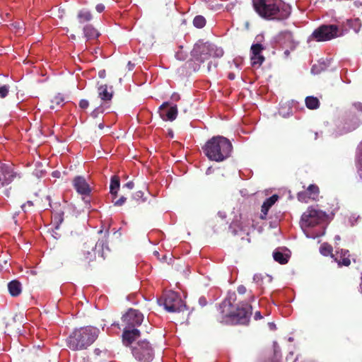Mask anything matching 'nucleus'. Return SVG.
Instances as JSON below:
<instances>
[{"mask_svg": "<svg viewBox=\"0 0 362 362\" xmlns=\"http://www.w3.org/2000/svg\"><path fill=\"white\" fill-rule=\"evenodd\" d=\"M255 11L268 20H284L291 14V8L281 0H252Z\"/></svg>", "mask_w": 362, "mask_h": 362, "instance_id": "1", "label": "nucleus"}, {"mask_svg": "<svg viewBox=\"0 0 362 362\" xmlns=\"http://www.w3.org/2000/svg\"><path fill=\"white\" fill-rule=\"evenodd\" d=\"M202 150L210 160L222 162L230 156L233 145L228 139L214 136L206 142Z\"/></svg>", "mask_w": 362, "mask_h": 362, "instance_id": "2", "label": "nucleus"}, {"mask_svg": "<svg viewBox=\"0 0 362 362\" xmlns=\"http://www.w3.org/2000/svg\"><path fill=\"white\" fill-rule=\"evenodd\" d=\"M98 329L88 326L74 330L67 339V346L73 351L87 349L97 339Z\"/></svg>", "mask_w": 362, "mask_h": 362, "instance_id": "3", "label": "nucleus"}, {"mask_svg": "<svg viewBox=\"0 0 362 362\" xmlns=\"http://www.w3.org/2000/svg\"><path fill=\"white\" fill-rule=\"evenodd\" d=\"M192 55L197 61L203 63L211 58L221 57L223 55V50L215 45L202 44L194 47Z\"/></svg>", "mask_w": 362, "mask_h": 362, "instance_id": "4", "label": "nucleus"}, {"mask_svg": "<svg viewBox=\"0 0 362 362\" xmlns=\"http://www.w3.org/2000/svg\"><path fill=\"white\" fill-rule=\"evenodd\" d=\"M222 313L237 324L247 325L252 315V306L247 303H241L235 310L226 313L223 310Z\"/></svg>", "mask_w": 362, "mask_h": 362, "instance_id": "5", "label": "nucleus"}, {"mask_svg": "<svg viewBox=\"0 0 362 362\" xmlns=\"http://www.w3.org/2000/svg\"><path fill=\"white\" fill-rule=\"evenodd\" d=\"M132 353L139 362H151L154 356L151 344L146 340H140L132 346Z\"/></svg>", "mask_w": 362, "mask_h": 362, "instance_id": "6", "label": "nucleus"}, {"mask_svg": "<svg viewBox=\"0 0 362 362\" xmlns=\"http://www.w3.org/2000/svg\"><path fill=\"white\" fill-rule=\"evenodd\" d=\"M326 214L322 211L317 210L313 208H308L305 211L300 219V225L302 228L314 227L325 219Z\"/></svg>", "mask_w": 362, "mask_h": 362, "instance_id": "7", "label": "nucleus"}, {"mask_svg": "<svg viewBox=\"0 0 362 362\" xmlns=\"http://www.w3.org/2000/svg\"><path fill=\"white\" fill-rule=\"evenodd\" d=\"M339 31L336 25H322L313 31L311 37L317 42L328 41L338 37Z\"/></svg>", "mask_w": 362, "mask_h": 362, "instance_id": "8", "label": "nucleus"}, {"mask_svg": "<svg viewBox=\"0 0 362 362\" xmlns=\"http://www.w3.org/2000/svg\"><path fill=\"white\" fill-rule=\"evenodd\" d=\"M163 305L165 309L170 313L184 310L185 305L179 294L174 291H168L164 295Z\"/></svg>", "mask_w": 362, "mask_h": 362, "instance_id": "9", "label": "nucleus"}, {"mask_svg": "<svg viewBox=\"0 0 362 362\" xmlns=\"http://www.w3.org/2000/svg\"><path fill=\"white\" fill-rule=\"evenodd\" d=\"M125 328L136 329L144 320V315L138 310L130 308L122 317Z\"/></svg>", "mask_w": 362, "mask_h": 362, "instance_id": "10", "label": "nucleus"}, {"mask_svg": "<svg viewBox=\"0 0 362 362\" xmlns=\"http://www.w3.org/2000/svg\"><path fill=\"white\" fill-rule=\"evenodd\" d=\"M97 243L91 241L86 242L79 255V260L82 262L89 264L95 259V247Z\"/></svg>", "mask_w": 362, "mask_h": 362, "instance_id": "11", "label": "nucleus"}, {"mask_svg": "<svg viewBox=\"0 0 362 362\" xmlns=\"http://www.w3.org/2000/svg\"><path fill=\"white\" fill-rule=\"evenodd\" d=\"M170 106L169 102H164L159 107V114L164 121H173L177 116V107L176 105L170 106L168 110L167 107Z\"/></svg>", "mask_w": 362, "mask_h": 362, "instance_id": "12", "label": "nucleus"}, {"mask_svg": "<svg viewBox=\"0 0 362 362\" xmlns=\"http://www.w3.org/2000/svg\"><path fill=\"white\" fill-rule=\"evenodd\" d=\"M72 183L74 189L78 194L86 196H88L90 194L91 188L84 177H75L72 181Z\"/></svg>", "mask_w": 362, "mask_h": 362, "instance_id": "13", "label": "nucleus"}, {"mask_svg": "<svg viewBox=\"0 0 362 362\" xmlns=\"http://www.w3.org/2000/svg\"><path fill=\"white\" fill-rule=\"evenodd\" d=\"M264 49L261 44H253L251 47V64L252 66H260L264 61V57L261 54L262 51Z\"/></svg>", "mask_w": 362, "mask_h": 362, "instance_id": "14", "label": "nucleus"}, {"mask_svg": "<svg viewBox=\"0 0 362 362\" xmlns=\"http://www.w3.org/2000/svg\"><path fill=\"white\" fill-rule=\"evenodd\" d=\"M0 175L3 177L2 185H4L11 183L16 176L11 165L7 164L0 165Z\"/></svg>", "mask_w": 362, "mask_h": 362, "instance_id": "15", "label": "nucleus"}, {"mask_svg": "<svg viewBox=\"0 0 362 362\" xmlns=\"http://www.w3.org/2000/svg\"><path fill=\"white\" fill-rule=\"evenodd\" d=\"M349 257V251L344 249H341L340 251H337L336 255H332V257L338 264L339 267L342 266L349 267L351 264V259Z\"/></svg>", "mask_w": 362, "mask_h": 362, "instance_id": "16", "label": "nucleus"}, {"mask_svg": "<svg viewBox=\"0 0 362 362\" xmlns=\"http://www.w3.org/2000/svg\"><path fill=\"white\" fill-rule=\"evenodd\" d=\"M279 40L281 44L289 47L291 49H294L298 45V42L295 40L293 33L289 30L281 32L279 35Z\"/></svg>", "mask_w": 362, "mask_h": 362, "instance_id": "17", "label": "nucleus"}, {"mask_svg": "<svg viewBox=\"0 0 362 362\" xmlns=\"http://www.w3.org/2000/svg\"><path fill=\"white\" fill-rule=\"evenodd\" d=\"M140 336V331L138 329L124 328L122 333L123 344L128 346L131 345Z\"/></svg>", "mask_w": 362, "mask_h": 362, "instance_id": "18", "label": "nucleus"}, {"mask_svg": "<svg viewBox=\"0 0 362 362\" xmlns=\"http://www.w3.org/2000/svg\"><path fill=\"white\" fill-rule=\"evenodd\" d=\"M83 32L84 37L86 40H93L97 39L100 33L99 31L90 24H86L83 27Z\"/></svg>", "mask_w": 362, "mask_h": 362, "instance_id": "19", "label": "nucleus"}, {"mask_svg": "<svg viewBox=\"0 0 362 362\" xmlns=\"http://www.w3.org/2000/svg\"><path fill=\"white\" fill-rule=\"evenodd\" d=\"M98 97L105 103L109 102L113 97V92L108 91L107 85H100L98 87Z\"/></svg>", "mask_w": 362, "mask_h": 362, "instance_id": "20", "label": "nucleus"}, {"mask_svg": "<svg viewBox=\"0 0 362 362\" xmlns=\"http://www.w3.org/2000/svg\"><path fill=\"white\" fill-rule=\"evenodd\" d=\"M76 19L80 25H83L93 19V15L90 11L83 8L77 13Z\"/></svg>", "mask_w": 362, "mask_h": 362, "instance_id": "21", "label": "nucleus"}, {"mask_svg": "<svg viewBox=\"0 0 362 362\" xmlns=\"http://www.w3.org/2000/svg\"><path fill=\"white\" fill-rule=\"evenodd\" d=\"M8 289L12 296L16 297L21 293L22 286L18 280H13L8 284Z\"/></svg>", "mask_w": 362, "mask_h": 362, "instance_id": "22", "label": "nucleus"}, {"mask_svg": "<svg viewBox=\"0 0 362 362\" xmlns=\"http://www.w3.org/2000/svg\"><path fill=\"white\" fill-rule=\"evenodd\" d=\"M279 197L276 194H274L270 197L267 198L263 203L262 206L261 211L262 213L266 216L269 209L272 207V205L278 200Z\"/></svg>", "mask_w": 362, "mask_h": 362, "instance_id": "23", "label": "nucleus"}, {"mask_svg": "<svg viewBox=\"0 0 362 362\" xmlns=\"http://www.w3.org/2000/svg\"><path fill=\"white\" fill-rule=\"evenodd\" d=\"M120 187L119 177L117 175L112 177L110 185V192L115 199Z\"/></svg>", "mask_w": 362, "mask_h": 362, "instance_id": "24", "label": "nucleus"}, {"mask_svg": "<svg viewBox=\"0 0 362 362\" xmlns=\"http://www.w3.org/2000/svg\"><path fill=\"white\" fill-rule=\"evenodd\" d=\"M64 103V98L60 93L54 95L50 100L49 108L52 110L62 107Z\"/></svg>", "mask_w": 362, "mask_h": 362, "instance_id": "25", "label": "nucleus"}, {"mask_svg": "<svg viewBox=\"0 0 362 362\" xmlns=\"http://www.w3.org/2000/svg\"><path fill=\"white\" fill-rule=\"evenodd\" d=\"M306 107L310 110H316L320 106V101L317 98L314 96H308L305 98Z\"/></svg>", "mask_w": 362, "mask_h": 362, "instance_id": "26", "label": "nucleus"}, {"mask_svg": "<svg viewBox=\"0 0 362 362\" xmlns=\"http://www.w3.org/2000/svg\"><path fill=\"white\" fill-rule=\"evenodd\" d=\"M274 259L281 264H284L288 262V256L279 251H274L273 252Z\"/></svg>", "mask_w": 362, "mask_h": 362, "instance_id": "27", "label": "nucleus"}, {"mask_svg": "<svg viewBox=\"0 0 362 362\" xmlns=\"http://www.w3.org/2000/svg\"><path fill=\"white\" fill-rule=\"evenodd\" d=\"M307 191L309 194V197H311L312 199L315 200L318 197L320 189L316 185H310L307 188Z\"/></svg>", "mask_w": 362, "mask_h": 362, "instance_id": "28", "label": "nucleus"}, {"mask_svg": "<svg viewBox=\"0 0 362 362\" xmlns=\"http://www.w3.org/2000/svg\"><path fill=\"white\" fill-rule=\"evenodd\" d=\"M206 19L202 16H196L193 19V25L197 28H202L206 25Z\"/></svg>", "mask_w": 362, "mask_h": 362, "instance_id": "29", "label": "nucleus"}, {"mask_svg": "<svg viewBox=\"0 0 362 362\" xmlns=\"http://www.w3.org/2000/svg\"><path fill=\"white\" fill-rule=\"evenodd\" d=\"M320 252L322 255H323L324 256H328V255H333L332 254V247L328 244H322L321 246H320Z\"/></svg>", "mask_w": 362, "mask_h": 362, "instance_id": "30", "label": "nucleus"}, {"mask_svg": "<svg viewBox=\"0 0 362 362\" xmlns=\"http://www.w3.org/2000/svg\"><path fill=\"white\" fill-rule=\"evenodd\" d=\"M298 199L302 202H308L311 197H309L308 191L300 192L297 194Z\"/></svg>", "mask_w": 362, "mask_h": 362, "instance_id": "31", "label": "nucleus"}, {"mask_svg": "<svg viewBox=\"0 0 362 362\" xmlns=\"http://www.w3.org/2000/svg\"><path fill=\"white\" fill-rule=\"evenodd\" d=\"M9 92V86L7 85H4L0 86V98H4L7 96Z\"/></svg>", "mask_w": 362, "mask_h": 362, "instance_id": "32", "label": "nucleus"}, {"mask_svg": "<svg viewBox=\"0 0 362 362\" xmlns=\"http://www.w3.org/2000/svg\"><path fill=\"white\" fill-rule=\"evenodd\" d=\"M213 59L210 60L208 63V71H211L212 68L216 69L218 66V61L216 60L217 58H212Z\"/></svg>", "mask_w": 362, "mask_h": 362, "instance_id": "33", "label": "nucleus"}, {"mask_svg": "<svg viewBox=\"0 0 362 362\" xmlns=\"http://www.w3.org/2000/svg\"><path fill=\"white\" fill-rule=\"evenodd\" d=\"M104 111V108L103 105H100L95 109L93 110V111L91 112V116L93 117H97L99 114L103 113Z\"/></svg>", "mask_w": 362, "mask_h": 362, "instance_id": "34", "label": "nucleus"}, {"mask_svg": "<svg viewBox=\"0 0 362 362\" xmlns=\"http://www.w3.org/2000/svg\"><path fill=\"white\" fill-rule=\"evenodd\" d=\"M80 108L83 109V110H86L88 107L89 106V102L87 100H85V99H81L80 101H79V104H78Z\"/></svg>", "mask_w": 362, "mask_h": 362, "instance_id": "35", "label": "nucleus"}, {"mask_svg": "<svg viewBox=\"0 0 362 362\" xmlns=\"http://www.w3.org/2000/svg\"><path fill=\"white\" fill-rule=\"evenodd\" d=\"M23 319H24V317H23V313L16 314L13 317V320L14 322H18L20 324H22L23 322Z\"/></svg>", "mask_w": 362, "mask_h": 362, "instance_id": "36", "label": "nucleus"}, {"mask_svg": "<svg viewBox=\"0 0 362 362\" xmlns=\"http://www.w3.org/2000/svg\"><path fill=\"white\" fill-rule=\"evenodd\" d=\"M126 200H127L126 197L122 196L119 199L114 202V205L118 206H122L125 203Z\"/></svg>", "mask_w": 362, "mask_h": 362, "instance_id": "37", "label": "nucleus"}, {"mask_svg": "<svg viewBox=\"0 0 362 362\" xmlns=\"http://www.w3.org/2000/svg\"><path fill=\"white\" fill-rule=\"evenodd\" d=\"M246 291H247V289H246L245 286H243V285H240V286H239L238 287V288H237V291H238V293L239 294H242V295H243V294H244V293H246Z\"/></svg>", "mask_w": 362, "mask_h": 362, "instance_id": "38", "label": "nucleus"}, {"mask_svg": "<svg viewBox=\"0 0 362 362\" xmlns=\"http://www.w3.org/2000/svg\"><path fill=\"white\" fill-rule=\"evenodd\" d=\"M26 206L31 207L33 206V202L32 201H28L26 203L21 205V209L23 211H24V212L26 211V210H25Z\"/></svg>", "mask_w": 362, "mask_h": 362, "instance_id": "39", "label": "nucleus"}, {"mask_svg": "<svg viewBox=\"0 0 362 362\" xmlns=\"http://www.w3.org/2000/svg\"><path fill=\"white\" fill-rule=\"evenodd\" d=\"M144 196V192L142 191H138L136 192L134 195V198L136 200H139L140 199H141Z\"/></svg>", "mask_w": 362, "mask_h": 362, "instance_id": "40", "label": "nucleus"}, {"mask_svg": "<svg viewBox=\"0 0 362 362\" xmlns=\"http://www.w3.org/2000/svg\"><path fill=\"white\" fill-rule=\"evenodd\" d=\"M95 9L98 13H101L105 10V6L103 4H98L95 6Z\"/></svg>", "mask_w": 362, "mask_h": 362, "instance_id": "41", "label": "nucleus"}, {"mask_svg": "<svg viewBox=\"0 0 362 362\" xmlns=\"http://www.w3.org/2000/svg\"><path fill=\"white\" fill-rule=\"evenodd\" d=\"M134 184L132 181H129L124 185L123 187H127L129 189H132L134 188Z\"/></svg>", "mask_w": 362, "mask_h": 362, "instance_id": "42", "label": "nucleus"}, {"mask_svg": "<svg viewBox=\"0 0 362 362\" xmlns=\"http://www.w3.org/2000/svg\"><path fill=\"white\" fill-rule=\"evenodd\" d=\"M171 99L174 101H178L180 99V96L177 93H173L171 95Z\"/></svg>", "mask_w": 362, "mask_h": 362, "instance_id": "43", "label": "nucleus"}, {"mask_svg": "<svg viewBox=\"0 0 362 362\" xmlns=\"http://www.w3.org/2000/svg\"><path fill=\"white\" fill-rule=\"evenodd\" d=\"M254 318L255 320H261L262 319V315H261V313L259 311H257L255 313Z\"/></svg>", "mask_w": 362, "mask_h": 362, "instance_id": "44", "label": "nucleus"}, {"mask_svg": "<svg viewBox=\"0 0 362 362\" xmlns=\"http://www.w3.org/2000/svg\"><path fill=\"white\" fill-rule=\"evenodd\" d=\"M45 200L47 202V206H51V198L49 196H46Z\"/></svg>", "mask_w": 362, "mask_h": 362, "instance_id": "45", "label": "nucleus"}, {"mask_svg": "<svg viewBox=\"0 0 362 362\" xmlns=\"http://www.w3.org/2000/svg\"><path fill=\"white\" fill-rule=\"evenodd\" d=\"M98 76L100 78H104L105 76V71L101 70L98 72Z\"/></svg>", "mask_w": 362, "mask_h": 362, "instance_id": "46", "label": "nucleus"}, {"mask_svg": "<svg viewBox=\"0 0 362 362\" xmlns=\"http://www.w3.org/2000/svg\"><path fill=\"white\" fill-rule=\"evenodd\" d=\"M228 78L230 79V80H233L235 77V74L233 73H230L228 74Z\"/></svg>", "mask_w": 362, "mask_h": 362, "instance_id": "47", "label": "nucleus"}, {"mask_svg": "<svg viewBox=\"0 0 362 362\" xmlns=\"http://www.w3.org/2000/svg\"><path fill=\"white\" fill-rule=\"evenodd\" d=\"M99 128L100 129H103L104 127V124L103 123H100L99 125H98Z\"/></svg>", "mask_w": 362, "mask_h": 362, "instance_id": "48", "label": "nucleus"}, {"mask_svg": "<svg viewBox=\"0 0 362 362\" xmlns=\"http://www.w3.org/2000/svg\"><path fill=\"white\" fill-rule=\"evenodd\" d=\"M356 121L354 122L355 124L356 125L358 122V119L357 118H354Z\"/></svg>", "mask_w": 362, "mask_h": 362, "instance_id": "49", "label": "nucleus"}, {"mask_svg": "<svg viewBox=\"0 0 362 362\" xmlns=\"http://www.w3.org/2000/svg\"><path fill=\"white\" fill-rule=\"evenodd\" d=\"M41 208H44L45 209H47V206H45V205H42V206H41Z\"/></svg>", "mask_w": 362, "mask_h": 362, "instance_id": "50", "label": "nucleus"}, {"mask_svg": "<svg viewBox=\"0 0 362 362\" xmlns=\"http://www.w3.org/2000/svg\"><path fill=\"white\" fill-rule=\"evenodd\" d=\"M285 54H289V51H288V50H286V51H285Z\"/></svg>", "mask_w": 362, "mask_h": 362, "instance_id": "51", "label": "nucleus"}, {"mask_svg": "<svg viewBox=\"0 0 362 362\" xmlns=\"http://www.w3.org/2000/svg\"><path fill=\"white\" fill-rule=\"evenodd\" d=\"M226 305H227V303H223V307L225 308V307H226Z\"/></svg>", "mask_w": 362, "mask_h": 362, "instance_id": "52", "label": "nucleus"}, {"mask_svg": "<svg viewBox=\"0 0 362 362\" xmlns=\"http://www.w3.org/2000/svg\"><path fill=\"white\" fill-rule=\"evenodd\" d=\"M228 306L231 305L230 303H229V302L228 303Z\"/></svg>", "mask_w": 362, "mask_h": 362, "instance_id": "53", "label": "nucleus"}, {"mask_svg": "<svg viewBox=\"0 0 362 362\" xmlns=\"http://www.w3.org/2000/svg\"><path fill=\"white\" fill-rule=\"evenodd\" d=\"M210 170H211V168H208V170H207V173H208Z\"/></svg>", "mask_w": 362, "mask_h": 362, "instance_id": "54", "label": "nucleus"}]
</instances>
